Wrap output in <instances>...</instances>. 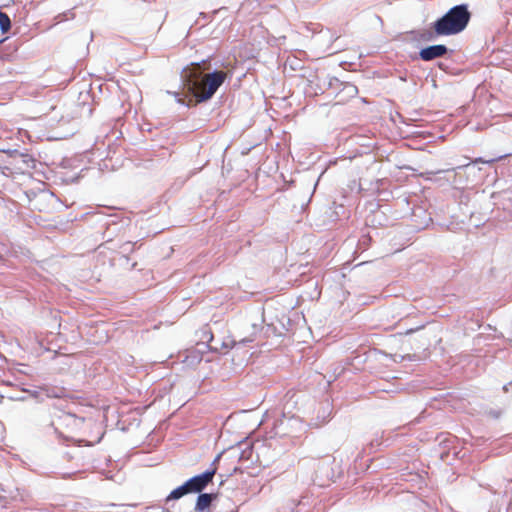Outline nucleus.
Masks as SVG:
<instances>
[{
    "label": "nucleus",
    "mask_w": 512,
    "mask_h": 512,
    "mask_svg": "<svg viewBox=\"0 0 512 512\" xmlns=\"http://www.w3.org/2000/svg\"><path fill=\"white\" fill-rule=\"evenodd\" d=\"M201 75V65L199 63L192 64L191 68L185 70V84L196 98L200 101H206L222 85L226 78V73L224 71H215L203 77Z\"/></svg>",
    "instance_id": "obj_1"
},
{
    "label": "nucleus",
    "mask_w": 512,
    "mask_h": 512,
    "mask_svg": "<svg viewBox=\"0 0 512 512\" xmlns=\"http://www.w3.org/2000/svg\"><path fill=\"white\" fill-rule=\"evenodd\" d=\"M471 14L466 5L452 7L445 15L433 24V33H429L427 40L436 36H449L462 32L468 25Z\"/></svg>",
    "instance_id": "obj_2"
},
{
    "label": "nucleus",
    "mask_w": 512,
    "mask_h": 512,
    "mask_svg": "<svg viewBox=\"0 0 512 512\" xmlns=\"http://www.w3.org/2000/svg\"><path fill=\"white\" fill-rule=\"evenodd\" d=\"M215 473L216 469L214 468L188 479L184 484L172 490L166 501L177 500L190 493H201L213 481Z\"/></svg>",
    "instance_id": "obj_3"
},
{
    "label": "nucleus",
    "mask_w": 512,
    "mask_h": 512,
    "mask_svg": "<svg viewBox=\"0 0 512 512\" xmlns=\"http://www.w3.org/2000/svg\"><path fill=\"white\" fill-rule=\"evenodd\" d=\"M5 156L3 169L10 173L23 174L35 167V159L27 153L13 151L5 153Z\"/></svg>",
    "instance_id": "obj_4"
},
{
    "label": "nucleus",
    "mask_w": 512,
    "mask_h": 512,
    "mask_svg": "<svg viewBox=\"0 0 512 512\" xmlns=\"http://www.w3.org/2000/svg\"><path fill=\"white\" fill-rule=\"evenodd\" d=\"M84 431L79 436L78 441L85 443L86 445H93L98 443L102 437V431L98 424L89 421L85 423L82 421Z\"/></svg>",
    "instance_id": "obj_5"
},
{
    "label": "nucleus",
    "mask_w": 512,
    "mask_h": 512,
    "mask_svg": "<svg viewBox=\"0 0 512 512\" xmlns=\"http://www.w3.org/2000/svg\"><path fill=\"white\" fill-rule=\"evenodd\" d=\"M448 49L445 45L438 44L423 48L419 52V56L424 61H431L440 58L447 53Z\"/></svg>",
    "instance_id": "obj_6"
},
{
    "label": "nucleus",
    "mask_w": 512,
    "mask_h": 512,
    "mask_svg": "<svg viewBox=\"0 0 512 512\" xmlns=\"http://www.w3.org/2000/svg\"><path fill=\"white\" fill-rule=\"evenodd\" d=\"M215 498V494L201 493L196 501V510L203 511L207 509Z\"/></svg>",
    "instance_id": "obj_7"
},
{
    "label": "nucleus",
    "mask_w": 512,
    "mask_h": 512,
    "mask_svg": "<svg viewBox=\"0 0 512 512\" xmlns=\"http://www.w3.org/2000/svg\"><path fill=\"white\" fill-rule=\"evenodd\" d=\"M10 28H11V21H10L9 16L6 13L0 11V29H1V31L3 33H6L10 30Z\"/></svg>",
    "instance_id": "obj_8"
},
{
    "label": "nucleus",
    "mask_w": 512,
    "mask_h": 512,
    "mask_svg": "<svg viewBox=\"0 0 512 512\" xmlns=\"http://www.w3.org/2000/svg\"><path fill=\"white\" fill-rule=\"evenodd\" d=\"M30 202H31V205H32L33 209H37L39 211L41 210V208L37 204L33 203L32 200Z\"/></svg>",
    "instance_id": "obj_9"
},
{
    "label": "nucleus",
    "mask_w": 512,
    "mask_h": 512,
    "mask_svg": "<svg viewBox=\"0 0 512 512\" xmlns=\"http://www.w3.org/2000/svg\"><path fill=\"white\" fill-rule=\"evenodd\" d=\"M487 162L488 161H484L481 158L475 160V163H487Z\"/></svg>",
    "instance_id": "obj_10"
}]
</instances>
